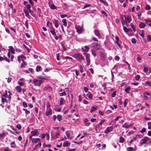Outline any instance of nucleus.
<instances>
[{
	"label": "nucleus",
	"instance_id": "f257e3e1",
	"mask_svg": "<svg viewBox=\"0 0 151 151\" xmlns=\"http://www.w3.org/2000/svg\"><path fill=\"white\" fill-rule=\"evenodd\" d=\"M17 58L18 60L19 63L20 62V58H21L22 60L23 61V63L21 64V65L22 68V67L26 65L27 63L26 62L24 61V60L26 58V57H25L22 55L18 56Z\"/></svg>",
	"mask_w": 151,
	"mask_h": 151
},
{
	"label": "nucleus",
	"instance_id": "f03ea898",
	"mask_svg": "<svg viewBox=\"0 0 151 151\" xmlns=\"http://www.w3.org/2000/svg\"><path fill=\"white\" fill-rule=\"evenodd\" d=\"M83 54L86 58V59L87 62V65H89L90 64V55L88 53L84 52Z\"/></svg>",
	"mask_w": 151,
	"mask_h": 151
},
{
	"label": "nucleus",
	"instance_id": "7ed1b4c3",
	"mask_svg": "<svg viewBox=\"0 0 151 151\" xmlns=\"http://www.w3.org/2000/svg\"><path fill=\"white\" fill-rule=\"evenodd\" d=\"M83 27V25L81 26L79 25L75 26V28L78 34L81 33L84 31V30L82 28Z\"/></svg>",
	"mask_w": 151,
	"mask_h": 151
},
{
	"label": "nucleus",
	"instance_id": "20e7f679",
	"mask_svg": "<svg viewBox=\"0 0 151 151\" xmlns=\"http://www.w3.org/2000/svg\"><path fill=\"white\" fill-rule=\"evenodd\" d=\"M92 46L96 50H101L100 45L97 42H94L92 44Z\"/></svg>",
	"mask_w": 151,
	"mask_h": 151
},
{
	"label": "nucleus",
	"instance_id": "39448f33",
	"mask_svg": "<svg viewBox=\"0 0 151 151\" xmlns=\"http://www.w3.org/2000/svg\"><path fill=\"white\" fill-rule=\"evenodd\" d=\"M74 58L78 59L80 60H84V57L82 56V55L79 53L76 54L74 55L73 56Z\"/></svg>",
	"mask_w": 151,
	"mask_h": 151
},
{
	"label": "nucleus",
	"instance_id": "423d86ee",
	"mask_svg": "<svg viewBox=\"0 0 151 151\" xmlns=\"http://www.w3.org/2000/svg\"><path fill=\"white\" fill-rule=\"evenodd\" d=\"M115 43L116 44H117V45L121 49L122 48L121 45L120 44L121 43V42L119 40V38L118 37L116 36L115 37Z\"/></svg>",
	"mask_w": 151,
	"mask_h": 151
},
{
	"label": "nucleus",
	"instance_id": "0eeeda50",
	"mask_svg": "<svg viewBox=\"0 0 151 151\" xmlns=\"http://www.w3.org/2000/svg\"><path fill=\"white\" fill-rule=\"evenodd\" d=\"M8 93L9 94V95L8 94L7 91L6 90L5 91V93L2 95V96L4 97L5 98H8L9 99H10L11 98L10 96L11 95V93L10 91H9Z\"/></svg>",
	"mask_w": 151,
	"mask_h": 151
},
{
	"label": "nucleus",
	"instance_id": "6e6552de",
	"mask_svg": "<svg viewBox=\"0 0 151 151\" xmlns=\"http://www.w3.org/2000/svg\"><path fill=\"white\" fill-rule=\"evenodd\" d=\"M31 133L32 135V136H37L40 134L39 132L36 130L32 131L31 132Z\"/></svg>",
	"mask_w": 151,
	"mask_h": 151
},
{
	"label": "nucleus",
	"instance_id": "1a4fd4ad",
	"mask_svg": "<svg viewBox=\"0 0 151 151\" xmlns=\"http://www.w3.org/2000/svg\"><path fill=\"white\" fill-rule=\"evenodd\" d=\"M150 138H149L148 137H145L143 139H141L140 141V144L142 145H143L145 143L147 142V141Z\"/></svg>",
	"mask_w": 151,
	"mask_h": 151
},
{
	"label": "nucleus",
	"instance_id": "9d476101",
	"mask_svg": "<svg viewBox=\"0 0 151 151\" xmlns=\"http://www.w3.org/2000/svg\"><path fill=\"white\" fill-rule=\"evenodd\" d=\"M52 113V111L51 109H47L45 113L46 116L51 115Z\"/></svg>",
	"mask_w": 151,
	"mask_h": 151
},
{
	"label": "nucleus",
	"instance_id": "9b49d317",
	"mask_svg": "<svg viewBox=\"0 0 151 151\" xmlns=\"http://www.w3.org/2000/svg\"><path fill=\"white\" fill-rule=\"evenodd\" d=\"M113 128L111 127H109L106 129L104 131V133L106 134H108L112 131Z\"/></svg>",
	"mask_w": 151,
	"mask_h": 151
},
{
	"label": "nucleus",
	"instance_id": "f8f14e48",
	"mask_svg": "<svg viewBox=\"0 0 151 151\" xmlns=\"http://www.w3.org/2000/svg\"><path fill=\"white\" fill-rule=\"evenodd\" d=\"M70 143L68 141H65L63 143V147H69L70 145Z\"/></svg>",
	"mask_w": 151,
	"mask_h": 151
},
{
	"label": "nucleus",
	"instance_id": "ddd939ff",
	"mask_svg": "<svg viewBox=\"0 0 151 151\" xmlns=\"http://www.w3.org/2000/svg\"><path fill=\"white\" fill-rule=\"evenodd\" d=\"M65 100L63 98L61 97L60 99L59 105L60 106L63 105L65 102Z\"/></svg>",
	"mask_w": 151,
	"mask_h": 151
},
{
	"label": "nucleus",
	"instance_id": "4468645a",
	"mask_svg": "<svg viewBox=\"0 0 151 151\" xmlns=\"http://www.w3.org/2000/svg\"><path fill=\"white\" fill-rule=\"evenodd\" d=\"M84 49L83 47L82 48V49L83 52H87L88 51L89 49V47L88 46L86 45L84 46Z\"/></svg>",
	"mask_w": 151,
	"mask_h": 151
},
{
	"label": "nucleus",
	"instance_id": "2eb2a0df",
	"mask_svg": "<svg viewBox=\"0 0 151 151\" xmlns=\"http://www.w3.org/2000/svg\"><path fill=\"white\" fill-rule=\"evenodd\" d=\"M33 83L34 85L35 86H38V80L37 79H34L33 80Z\"/></svg>",
	"mask_w": 151,
	"mask_h": 151
},
{
	"label": "nucleus",
	"instance_id": "dca6fc26",
	"mask_svg": "<svg viewBox=\"0 0 151 151\" xmlns=\"http://www.w3.org/2000/svg\"><path fill=\"white\" fill-rule=\"evenodd\" d=\"M40 139L39 138H34L32 139V143H37L38 142L40 141Z\"/></svg>",
	"mask_w": 151,
	"mask_h": 151
},
{
	"label": "nucleus",
	"instance_id": "f3484780",
	"mask_svg": "<svg viewBox=\"0 0 151 151\" xmlns=\"http://www.w3.org/2000/svg\"><path fill=\"white\" fill-rule=\"evenodd\" d=\"M98 106H92L90 111V112L92 113L94 111L97 110L98 109Z\"/></svg>",
	"mask_w": 151,
	"mask_h": 151
},
{
	"label": "nucleus",
	"instance_id": "a211bd4d",
	"mask_svg": "<svg viewBox=\"0 0 151 151\" xmlns=\"http://www.w3.org/2000/svg\"><path fill=\"white\" fill-rule=\"evenodd\" d=\"M54 24L55 27L58 28L59 25V23L58 21L57 20H55L54 22Z\"/></svg>",
	"mask_w": 151,
	"mask_h": 151
},
{
	"label": "nucleus",
	"instance_id": "6ab92c4d",
	"mask_svg": "<svg viewBox=\"0 0 151 151\" xmlns=\"http://www.w3.org/2000/svg\"><path fill=\"white\" fill-rule=\"evenodd\" d=\"M94 33L95 35L99 38H100V35L99 31L97 30H95L94 31Z\"/></svg>",
	"mask_w": 151,
	"mask_h": 151
},
{
	"label": "nucleus",
	"instance_id": "aec40b11",
	"mask_svg": "<svg viewBox=\"0 0 151 151\" xmlns=\"http://www.w3.org/2000/svg\"><path fill=\"white\" fill-rule=\"evenodd\" d=\"M146 26V24L142 22H140L139 24V27L140 28H143Z\"/></svg>",
	"mask_w": 151,
	"mask_h": 151
},
{
	"label": "nucleus",
	"instance_id": "412c9836",
	"mask_svg": "<svg viewBox=\"0 0 151 151\" xmlns=\"http://www.w3.org/2000/svg\"><path fill=\"white\" fill-rule=\"evenodd\" d=\"M65 134L68 139H71L72 137H70V133L68 131L65 132Z\"/></svg>",
	"mask_w": 151,
	"mask_h": 151
},
{
	"label": "nucleus",
	"instance_id": "4be33fe9",
	"mask_svg": "<svg viewBox=\"0 0 151 151\" xmlns=\"http://www.w3.org/2000/svg\"><path fill=\"white\" fill-rule=\"evenodd\" d=\"M9 51L13 53V54H14V48L11 46H10L9 47Z\"/></svg>",
	"mask_w": 151,
	"mask_h": 151
},
{
	"label": "nucleus",
	"instance_id": "5701e85b",
	"mask_svg": "<svg viewBox=\"0 0 151 151\" xmlns=\"http://www.w3.org/2000/svg\"><path fill=\"white\" fill-rule=\"evenodd\" d=\"M131 126V124L128 125L127 123H125L124 124L122 125V127L123 128H128Z\"/></svg>",
	"mask_w": 151,
	"mask_h": 151
},
{
	"label": "nucleus",
	"instance_id": "b1692460",
	"mask_svg": "<svg viewBox=\"0 0 151 151\" xmlns=\"http://www.w3.org/2000/svg\"><path fill=\"white\" fill-rule=\"evenodd\" d=\"M15 89L17 91L18 93H20L22 91V89L19 86H17L15 88Z\"/></svg>",
	"mask_w": 151,
	"mask_h": 151
},
{
	"label": "nucleus",
	"instance_id": "393cba45",
	"mask_svg": "<svg viewBox=\"0 0 151 151\" xmlns=\"http://www.w3.org/2000/svg\"><path fill=\"white\" fill-rule=\"evenodd\" d=\"M50 32L53 36L55 35L56 33L54 28L52 27L51 29Z\"/></svg>",
	"mask_w": 151,
	"mask_h": 151
},
{
	"label": "nucleus",
	"instance_id": "a878e982",
	"mask_svg": "<svg viewBox=\"0 0 151 151\" xmlns=\"http://www.w3.org/2000/svg\"><path fill=\"white\" fill-rule=\"evenodd\" d=\"M100 56L102 60H104L105 58V55L104 54L101 52H100Z\"/></svg>",
	"mask_w": 151,
	"mask_h": 151
},
{
	"label": "nucleus",
	"instance_id": "bb28decb",
	"mask_svg": "<svg viewBox=\"0 0 151 151\" xmlns=\"http://www.w3.org/2000/svg\"><path fill=\"white\" fill-rule=\"evenodd\" d=\"M126 19L129 23L131 21V18L130 17L129 15H127V17H125V20Z\"/></svg>",
	"mask_w": 151,
	"mask_h": 151
},
{
	"label": "nucleus",
	"instance_id": "cd10ccee",
	"mask_svg": "<svg viewBox=\"0 0 151 151\" xmlns=\"http://www.w3.org/2000/svg\"><path fill=\"white\" fill-rule=\"evenodd\" d=\"M86 95L90 99H91L92 97V95L91 92H88V93L86 94Z\"/></svg>",
	"mask_w": 151,
	"mask_h": 151
},
{
	"label": "nucleus",
	"instance_id": "c85d7f7f",
	"mask_svg": "<svg viewBox=\"0 0 151 151\" xmlns=\"http://www.w3.org/2000/svg\"><path fill=\"white\" fill-rule=\"evenodd\" d=\"M62 22L63 23V25L65 26L66 27L67 25V23L66 22V20L65 19H63L62 20Z\"/></svg>",
	"mask_w": 151,
	"mask_h": 151
},
{
	"label": "nucleus",
	"instance_id": "c756f323",
	"mask_svg": "<svg viewBox=\"0 0 151 151\" xmlns=\"http://www.w3.org/2000/svg\"><path fill=\"white\" fill-rule=\"evenodd\" d=\"M57 117L58 120L59 121H60L62 119L61 116L60 114L58 115L57 116Z\"/></svg>",
	"mask_w": 151,
	"mask_h": 151
},
{
	"label": "nucleus",
	"instance_id": "7c9ffc66",
	"mask_svg": "<svg viewBox=\"0 0 151 151\" xmlns=\"http://www.w3.org/2000/svg\"><path fill=\"white\" fill-rule=\"evenodd\" d=\"M11 146L12 147H15L16 144L14 141H13L10 143Z\"/></svg>",
	"mask_w": 151,
	"mask_h": 151
},
{
	"label": "nucleus",
	"instance_id": "2f4dec72",
	"mask_svg": "<svg viewBox=\"0 0 151 151\" xmlns=\"http://www.w3.org/2000/svg\"><path fill=\"white\" fill-rule=\"evenodd\" d=\"M130 89V88L129 87H127L125 88V91L127 93H128Z\"/></svg>",
	"mask_w": 151,
	"mask_h": 151
},
{
	"label": "nucleus",
	"instance_id": "473e14b6",
	"mask_svg": "<svg viewBox=\"0 0 151 151\" xmlns=\"http://www.w3.org/2000/svg\"><path fill=\"white\" fill-rule=\"evenodd\" d=\"M128 102V100L127 99H125L124 101V107H125L126 105H127V103Z\"/></svg>",
	"mask_w": 151,
	"mask_h": 151
},
{
	"label": "nucleus",
	"instance_id": "72a5a7b5",
	"mask_svg": "<svg viewBox=\"0 0 151 151\" xmlns=\"http://www.w3.org/2000/svg\"><path fill=\"white\" fill-rule=\"evenodd\" d=\"M122 24L123 26L124 25L127 24V21H126V20H122Z\"/></svg>",
	"mask_w": 151,
	"mask_h": 151
},
{
	"label": "nucleus",
	"instance_id": "f704fd0d",
	"mask_svg": "<svg viewBox=\"0 0 151 151\" xmlns=\"http://www.w3.org/2000/svg\"><path fill=\"white\" fill-rule=\"evenodd\" d=\"M127 151H134V148L131 147L128 148L127 149Z\"/></svg>",
	"mask_w": 151,
	"mask_h": 151
},
{
	"label": "nucleus",
	"instance_id": "c9c22d12",
	"mask_svg": "<svg viewBox=\"0 0 151 151\" xmlns=\"http://www.w3.org/2000/svg\"><path fill=\"white\" fill-rule=\"evenodd\" d=\"M41 69V67L40 65H37L36 68V70L37 72H39Z\"/></svg>",
	"mask_w": 151,
	"mask_h": 151
},
{
	"label": "nucleus",
	"instance_id": "e433bc0d",
	"mask_svg": "<svg viewBox=\"0 0 151 151\" xmlns=\"http://www.w3.org/2000/svg\"><path fill=\"white\" fill-rule=\"evenodd\" d=\"M91 53L94 56H96V51L95 50H91Z\"/></svg>",
	"mask_w": 151,
	"mask_h": 151
},
{
	"label": "nucleus",
	"instance_id": "4c0bfd02",
	"mask_svg": "<svg viewBox=\"0 0 151 151\" xmlns=\"http://www.w3.org/2000/svg\"><path fill=\"white\" fill-rule=\"evenodd\" d=\"M123 29L125 32H127L129 31V29L125 26H124L123 27Z\"/></svg>",
	"mask_w": 151,
	"mask_h": 151
},
{
	"label": "nucleus",
	"instance_id": "58836bf2",
	"mask_svg": "<svg viewBox=\"0 0 151 151\" xmlns=\"http://www.w3.org/2000/svg\"><path fill=\"white\" fill-rule=\"evenodd\" d=\"M140 76L139 75H137L135 76V78L136 81H138L140 78Z\"/></svg>",
	"mask_w": 151,
	"mask_h": 151
},
{
	"label": "nucleus",
	"instance_id": "ea45409f",
	"mask_svg": "<svg viewBox=\"0 0 151 151\" xmlns=\"http://www.w3.org/2000/svg\"><path fill=\"white\" fill-rule=\"evenodd\" d=\"M23 110L25 111V113L27 114H29L30 113L29 111L27 109H23Z\"/></svg>",
	"mask_w": 151,
	"mask_h": 151
},
{
	"label": "nucleus",
	"instance_id": "a19ab883",
	"mask_svg": "<svg viewBox=\"0 0 151 151\" xmlns=\"http://www.w3.org/2000/svg\"><path fill=\"white\" fill-rule=\"evenodd\" d=\"M145 84L150 86H151V82L149 81H146L145 83Z\"/></svg>",
	"mask_w": 151,
	"mask_h": 151
},
{
	"label": "nucleus",
	"instance_id": "79ce46f5",
	"mask_svg": "<svg viewBox=\"0 0 151 151\" xmlns=\"http://www.w3.org/2000/svg\"><path fill=\"white\" fill-rule=\"evenodd\" d=\"M101 2L103 3L104 5H106L107 4V3L104 0H99Z\"/></svg>",
	"mask_w": 151,
	"mask_h": 151
},
{
	"label": "nucleus",
	"instance_id": "37998d69",
	"mask_svg": "<svg viewBox=\"0 0 151 151\" xmlns=\"http://www.w3.org/2000/svg\"><path fill=\"white\" fill-rule=\"evenodd\" d=\"M5 133L3 132L2 134L0 133V138H1L5 137Z\"/></svg>",
	"mask_w": 151,
	"mask_h": 151
},
{
	"label": "nucleus",
	"instance_id": "c03bdc74",
	"mask_svg": "<svg viewBox=\"0 0 151 151\" xmlns=\"http://www.w3.org/2000/svg\"><path fill=\"white\" fill-rule=\"evenodd\" d=\"M18 83L20 86H23L24 85V82L18 81Z\"/></svg>",
	"mask_w": 151,
	"mask_h": 151
},
{
	"label": "nucleus",
	"instance_id": "a18cd8bd",
	"mask_svg": "<svg viewBox=\"0 0 151 151\" xmlns=\"http://www.w3.org/2000/svg\"><path fill=\"white\" fill-rule=\"evenodd\" d=\"M151 8L150 6L149 5H147L145 7V9L147 10H150Z\"/></svg>",
	"mask_w": 151,
	"mask_h": 151
},
{
	"label": "nucleus",
	"instance_id": "49530a36",
	"mask_svg": "<svg viewBox=\"0 0 151 151\" xmlns=\"http://www.w3.org/2000/svg\"><path fill=\"white\" fill-rule=\"evenodd\" d=\"M23 106L24 108H26L27 107V103L25 101L22 102Z\"/></svg>",
	"mask_w": 151,
	"mask_h": 151
},
{
	"label": "nucleus",
	"instance_id": "de8ad7c7",
	"mask_svg": "<svg viewBox=\"0 0 151 151\" xmlns=\"http://www.w3.org/2000/svg\"><path fill=\"white\" fill-rule=\"evenodd\" d=\"M2 96V97H1V99H2V101L3 103L4 102H6V99L4 98Z\"/></svg>",
	"mask_w": 151,
	"mask_h": 151
},
{
	"label": "nucleus",
	"instance_id": "09e8293b",
	"mask_svg": "<svg viewBox=\"0 0 151 151\" xmlns=\"http://www.w3.org/2000/svg\"><path fill=\"white\" fill-rule=\"evenodd\" d=\"M66 95V93L65 91H64L62 93H61L60 94V96H63Z\"/></svg>",
	"mask_w": 151,
	"mask_h": 151
},
{
	"label": "nucleus",
	"instance_id": "8fccbe9b",
	"mask_svg": "<svg viewBox=\"0 0 151 151\" xmlns=\"http://www.w3.org/2000/svg\"><path fill=\"white\" fill-rule=\"evenodd\" d=\"M147 40L148 41H151V35H147Z\"/></svg>",
	"mask_w": 151,
	"mask_h": 151
},
{
	"label": "nucleus",
	"instance_id": "3c124183",
	"mask_svg": "<svg viewBox=\"0 0 151 151\" xmlns=\"http://www.w3.org/2000/svg\"><path fill=\"white\" fill-rule=\"evenodd\" d=\"M148 128L149 129H151V122H149L147 123Z\"/></svg>",
	"mask_w": 151,
	"mask_h": 151
},
{
	"label": "nucleus",
	"instance_id": "603ef678",
	"mask_svg": "<svg viewBox=\"0 0 151 151\" xmlns=\"http://www.w3.org/2000/svg\"><path fill=\"white\" fill-rule=\"evenodd\" d=\"M124 139L122 137H120L119 139V142H120L122 143L124 141Z\"/></svg>",
	"mask_w": 151,
	"mask_h": 151
},
{
	"label": "nucleus",
	"instance_id": "864d4df0",
	"mask_svg": "<svg viewBox=\"0 0 151 151\" xmlns=\"http://www.w3.org/2000/svg\"><path fill=\"white\" fill-rule=\"evenodd\" d=\"M60 134V132L58 131L55 135V137L56 138H58Z\"/></svg>",
	"mask_w": 151,
	"mask_h": 151
},
{
	"label": "nucleus",
	"instance_id": "5fc2aeb1",
	"mask_svg": "<svg viewBox=\"0 0 151 151\" xmlns=\"http://www.w3.org/2000/svg\"><path fill=\"white\" fill-rule=\"evenodd\" d=\"M144 31L143 30H142V33H141L140 34V35L142 37L143 39L144 40L145 39V38H144Z\"/></svg>",
	"mask_w": 151,
	"mask_h": 151
},
{
	"label": "nucleus",
	"instance_id": "6e6d98bb",
	"mask_svg": "<svg viewBox=\"0 0 151 151\" xmlns=\"http://www.w3.org/2000/svg\"><path fill=\"white\" fill-rule=\"evenodd\" d=\"M50 8L51 9H55L56 7L54 4H52L51 5Z\"/></svg>",
	"mask_w": 151,
	"mask_h": 151
},
{
	"label": "nucleus",
	"instance_id": "4d7b16f0",
	"mask_svg": "<svg viewBox=\"0 0 151 151\" xmlns=\"http://www.w3.org/2000/svg\"><path fill=\"white\" fill-rule=\"evenodd\" d=\"M60 17L62 18H63L64 17H67V14H60Z\"/></svg>",
	"mask_w": 151,
	"mask_h": 151
},
{
	"label": "nucleus",
	"instance_id": "13d9d810",
	"mask_svg": "<svg viewBox=\"0 0 151 151\" xmlns=\"http://www.w3.org/2000/svg\"><path fill=\"white\" fill-rule=\"evenodd\" d=\"M24 12L25 14V15L26 16H27L29 15V12L27 10H24Z\"/></svg>",
	"mask_w": 151,
	"mask_h": 151
},
{
	"label": "nucleus",
	"instance_id": "bf43d9fd",
	"mask_svg": "<svg viewBox=\"0 0 151 151\" xmlns=\"http://www.w3.org/2000/svg\"><path fill=\"white\" fill-rule=\"evenodd\" d=\"M91 6V5L90 4H87L86 5L84 6L83 7V9H85L86 8L89 7Z\"/></svg>",
	"mask_w": 151,
	"mask_h": 151
},
{
	"label": "nucleus",
	"instance_id": "052dcab7",
	"mask_svg": "<svg viewBox=\"0 0 151 151\" xmlns=\"http://www.w3.org/2000/svg\"><path fill=\"white\" fill-rule=\"evenodd\" d=\"M144 72L145 73H146L148 71V68L147 67H145L144 68Z\"/></svg>",
	"mask_w": 151,
	"mask_h": 151
},
{
	"label": "nucleus",
	"instance_id": "680f3d73",
	"mask_svg": "<svg viewBox=\"0 0 151 151\" xmlns=\"http://www.w3.org/2000/svg\"><path fill=\"white\" fill-rule=\"evenodd\" d=\"M131 42L133 44H135L136 43V41L135 38H133L131 40Z\"/></svg>",
	"mask_w": 151,
	"mask_h": 151
},
{
	"label": "nucleus",
	"instance_id": "e2e57ef3",
	"mask_svg": "<svg viewBox=\"0 0 151 151\" xmlns=\"http://www.w3.org/2000/svg\"><path fill=\"white\" fill-rule=\"evenodd\" d=\"M29 11L30 13L31 14V15L33 17H34V14L33 12L30 9L29 10Z\"/></svg>",
	"mask_w": 151,
	"mask_h": 151
},
{
	"label": "nucleus",
	"instance_id": "0e129e2a",
	"mask_svg": "<svg viewBox=\"0 0 151 151\" xmlns=\"http://www.w3.org/2000/svg\"><path fill=\"white\" fill-rule=\"evenodd\" d=\"M17 127L20 130L22 128L21 125L19 124H18L17 125Z\"/></svg>",
	"mask_w": 151,
	"mask_h": 151
},
{
	"label": "nucleus",
	"instance_id": "69168bd1",
	"mask_svg": "<svg viewBox=\"0 0 151 151\" xmlns=\"http://www.w3.org/2000/svg\"><path fill=\"white\" fill-rule=\"evenodd\" d=\"M131 27H132V28L133 31L134 32L135 31H136V29L135 28V27H134V25L132 23H131Z\"/></svg>",
	"mask_w": 151,
	"mask_h": 151
},
{
	"label": "nucleus",
	"instance_id": "338daca9",
	"mask_svg": "<svg viewBox=\"0 0 151 151\" xmlns=\"http://www.w3.org/2000/svg\"><path fill=\"white\" fill-rule=\"evenodd\" d=\"M45 134H46V136L47 139V140H49V138H50V136H49V134H47V133H46Z\"/></svg>",
	"mask_w": 151,
	"mask_h": 151
},
{
	"label": "nucleus",
	"instance_id": "774afa93",
	"mask_svg": "<svg viewBox=\"0 0 151 151\" xmlns=\"http://www.w3.org/2000/svg\"><path fill=\"white\" fill-rule=\"evenodd\" d=\"M122 116H118L114 120L115 121H117L120 118H121Z\"/></svg>",
	"mask_w": 151,
	"mask_h": 151
}]
</instances>
